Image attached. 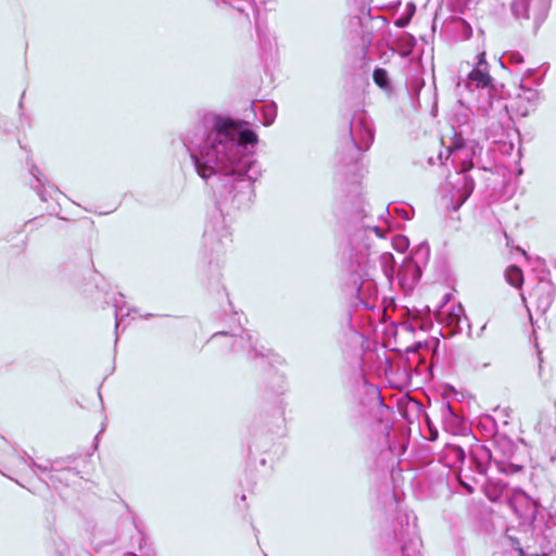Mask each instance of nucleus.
Segmentation results:
<instances>
[{"instance_id": "f257e3e1", "label": "nucleus", "mask_w": 556, "mask_h": 556, "mask_svg": "<svg viewBox=\"0 0 556 556\" xmlns=\"http://www.w3.org/2000/svg\"><path fill=\"white\" fill-rule=\"evenodd\" d=\"M180 140L197 174L216 198L202 242L212 262L231 242L224 207H248L255 195L253 184L261 176V166L254 157L258 136L249 121L205 112L189 124Z\"/></svg>"}, {"instance_id": "f03ea898", "label": "nucleus", "mask_w": 556, "mask_h": 556, "mask_svg": "<svg viewBox=\"0 0 556 556\" xmlns=\"http://www.w3.org/2000/svg\"><path fill=\"white\" fill-rule=\"evenodd\" d=\"M375 140V129L371 118L366 111L355 112L350 121L349 136L344 138L337 150V174L351 178L352 190L346 194L351 202V219L354 230L349 233L348 241L341 250V264L346 271V285L351 292L355 293L364 308L372 309L375 305L367 299H363V290L376 292L374 282L368 278L367 271L370 262V236L372 232L381 237L377 226L358 225L367 216L366 201L358 181L363 177V156Z\"/></svg>"}, {"instance_id": "7ed1b4c3", "label": "nucleus", "mask_w": 556, "mask_h": 556, "mask_svg": "<svg viewBox=\"0 0 556 556\" xmlns=\"http://www.w3.org/2000/svg\"><path fill=\"white\" fill-rule=\"evenodd\" d=\"M220 339H226L228 350L232 353H244L247 359L254 361L260 369L267 371L266 392L279 397L286 390L285 376L273 366V353L264 346H257L252 334L242 328L240 318L229 330H220L211 336L207 343L216 344Z\"/></svg>"}, {"instance_id": "20e7f679", "label": "nucleus", "mask_w": 556, "mask_h": 556, "mask_svg": "<svg viewBox=\"0 0 556 556\" xmlns=\"http://www.w3.org/2000/svg\"><path fill=\"white\" fill-rule=\"evenodd\" d=\"M492 443L493 451L480 443L470 446L468 462L471 471L485 476L492 466L504 475H515L523 470L525 460L514 440L497 433Z\"/></svg>"}, {"instance_id": "39448f33", "label": "nucleus", "mask_w": 556, "mask_h": 556, "mask_svg": "<svg viewBox=\"0 0 556 556\" xmlns=\"http://www.w3.org/2000/svg\"><path fill=\"white\" fill-rule=\"evenodd\" d=\"M415 521L416 517L410 523L407 515L397 516L396 528L380 536L379 556H421L422 542Z\"/></svg>"}, {"instance_id": "423d86ee", "label": "nucleus", "mask_w": 556, "mask_h": 556, "mask_svg": "<svg viewBox=\"0 0 556 556\" xmlns=\"http://www.w3.org/2000/svg\"><path fill=\"white\" fill-rule=\"evenodd\" d=\"M489 64L485 60V53L478 54V62L468 74L465 87L471 92H478V105L483 102L506 99L504 85H497L494 78L489 74Z\"/></svg>"}, {"instance_id": "0eeeda50", "label": "nucleus", "mask_w": 556, "mask_h": 556, "mask_svg": "<svg viewBox=\"0 0 556 556\" xmlns=\"http://www.w3.org/2000/svg\"><path fill=\"white\" fill-rule=\"evenodd\" d=\"M481 115L488 117L489 124L485 128V138L493 143L504 142L509 137L511 116L509 114L506 99L483 102L478 105Z\"/></svg>"}, {"instance_id": "6e6552de", "label": "nucleus", "mask_w": 556, "mask_h": 556, "mask_svg": "<svg viewBox=\"0 0 556 556\" xmlns=\"http://www.w3.org/2000/svg\"><path fill=\"white\" fill-rule=\"evenodd\" d=\"M430 257V247L427 241L415 247L408 256H405L397 268L396 280L401 289L412 292L422 276V267L427 265Z\"/></svg>"}, {"instance_id": "1a4fd4ad", "label": "nucleus", "mask_w": 556, "mask_h": 556, "mask_svg": "<svg viewBox=\"0 0 556 556\" xmlns=\"http://www.w3.org/2000/svg\"><path fill=\"white\" fill-rule=\"evenodd\" d=\"M217 5L224 4L231 8L235 12L251 23L254 18L255 30L257 37L263 46L267 43L270 46L269 39L266 36V25L260 20V5L263 0H213Z\"/></svg>"}, {"instance_id": "9d476101", "label": "nucleus", "mask_w": 556, "mask_h": 556, "mask_svg": "<svg viewBox=\"0 0 556 556\" xmlns=\"http://www.w3.org/2000/svg\"><path fill=\"white\" fill-rule=\"evenodd\" d=\"M30 463L42 473H49L48 478L52 484L63 483L64 479L61 477L63 473H73L78 476L79 471L76 469L75 463L78 459V455L71 454L63 457H55L53 459H47L45 464H38L33 457H29Z\"/></svg>"}, {"instance_id": "9b49d317", "label": "nucleus", "mask_w": 556, "mask_h": 556, "mask_svg": "<svg viewBox=\"0 0 556 556\" xmlns=\"http://www.w3.org/2000/svg\"><path fill=\"white\" fill-rule=\"evenodd\" d=\"M430 343L428 341H417L406 349V359L403 367L407 383H412V376L422 375L430 371L431 366L427 364V355L430 353Z\"/></svg>"}, {"instance_id": "f8f14e48", "label": "nucleus", "mask_w": 556, "mask_h": 556, "mask_svg": "<svg viewBox=\"0 0 556 556\" xmlns=\"http://www.w3.org/2000/svg\"><path fill=\"white\" fill-rule=\"evenodd\" d=\"M551 4L552 0H534L532 5L531 0H514L510 10L517 18L525 20H529L532 12L534 29L538 30L545 22Z\"/></svg>"}, {"instance_id": "ddd939ff", "label": "nucleus", "mask_w": 556, "mask_h": 556, "mask_svg": "<svg viewBox=\"0 0 556 556\" xmlns=\"http://www.w3.org/2000/svg\"><path fill=\"white\" fill-rule=\"evenodd\" d=\"M556 295V287L548 277L539 279L531 296L535 298L536 311L545 314L552 306Z\"/></svg>"}, {"instance_id": "4468645a", "label": "nucleus", "mask_w": 556, "mask_h": 556, "mask_svg": "<svg viewBox=\"0 0 556 556\" xmlns=\"http://www.w3.org/2000/svg\"><path fill=\"white\" fill-rule=\"evenodd\" d=\"M435 317L440 323H444L450 328L451 334L460 333L463 331L462 324L466 323L470 330L468 317L465 308L460 303L453 304L446 312L435 313Z\"/></svg>"}, {"instance_id": "2eb2a0df", "label": "nucleus", "mask_w": 556, "mask_h": 556, "mask_svg": "<svg viewBox=\"0 0 556 556\" xmlns=\"http://www.w3.org/2000/svg\"><path fill=\"white\" fill-rule=\"evenodd\" d=\"M29 174L36 182V185L31 182L30 186L37 192L41 201L47 202L48 198H52V193L59 192L58 188L50 184L37 165H30Z\"/></svg>"}, {"instance_id": "dca6fc26", "label": "nucleus", "mask_w": 556, "mask_h": 556, "mask_svg": "<svg viewBox=\"0 0 556 556\" xmlns=\"http://www.w3.org/2000/svg\"><path fill=\"white\" fill-rule=\"evenodd\" d=\"M439 459L447 468H457L466 462L467 454L460 445L446 443L440 453Z\"/></svg>"}, {"instance_id": "f3484780", "label": "nucleus", "mask_w": 556, "mask_h": 556, "mask_svg": "<svg viewBox=\"0 0 556 556\" xmlns=\"http://www.w3.org/2000/svg\"><path fill=\"white\" fill-rule=\"evenodd\" d=\"M400 327L407 331L414 333L417 329L421 331H427L432 327V320L430 314H422L419 311L408 312L407 316L403 318L400 323Z\"/></svg>"}, {"instance_id": "a211bd4d", "label": "nucleus", "mask_w": 556, "mask_h": 556, "mask_svg": "<svg viewBox=\"0 0 556 556\" xmlns=\"http://www.w3.org/2000/svg\"><path fill=\"white\" fill-rule=\"evenodd\" d=\"M485 478L483 489L485 496L493 503L502 502L504 494L507 492V483L501 479H493L491 477L482 476Z\"/></svg>"}, {"instance_id": "6ab92c4d", "label": "nucleus", "mask_w": 556, "mask_h": 556, "mask_svg": "<svg viewBox=\"0 0 556 556\" xmlns=\"http://www.w3.org/2000/svg\"><path fill=\"white\" fill-rule=\"evenodd\" d=\"M441 414L443 424L453 432H460L465 429V420L457 415L450 402L442 403Z\"/></svg>"}, {"instance_id": "aec40b11", "label": "nucleus", "mask_w": 556, "mask_h": 556, "mask_svg": "<svg viewBox=\"0 0 556 556\" xmlns=\"http://www.w3.org/2000/svg\"><path fill=\"white\" fill-rule=\"evenodd\" d=\"M250 109L254 117H256V112L260 111L264 126L271 125L276 119L277 104L275 102L262 103L260 106L256 105L255 102H251Z\"/></svg>"}, {"instance_id": "412c9836", "label": "nucleus", "mask_w": 556, "mask_h": 556, "mask_svg": "<svg viewBox=\"0 0 556 556\" xmlns=\"http://www.w3.org/2000/svg\"><path fill=\"white\" fill-rule=\"evenodd\" d=\"M476 187L475 179L470 175H464L457 182V202L462 206L472 194Z\"/></svg>"}, {"instance_id": "4be33fe9", "label": "nucleus", "mask_w": 556, "mask_h": 556, "mask_svg": "<svg viewBox=\"0 0 556 556\" xmlns=\"http://www.w3.org/2000/svg\"><path fill=\"white\" fill-rule=\"evenodd\" d=\"M381 269L389 281L396 276V261L391 252H384L379 255Z\"/></svg>"}, {"instance_id": "5701e85b", "label": "nucleus", "mask_w": 556, "mask_h": 556, "mask_svg": "<svg viewBox=\"0 0 556 556\" xmlns=\"http://www.w3.org/2000/svg\"><path fill=\"white\" fill-rule=\"evenodd\" d=\"M372 80L374 83L384 91H390L392 89L391 79L389 73L383 67H376L372 72Z\"/></svg>"}, {"instance_id": "b1692460", "label": "nucleus", "mask_w": 556, "mask_h": 556, "mask_svg": "<svg viewBox=\"0 0 556 556\" xmlns=\"http://www.w3.org/2000/svg\"><path fill=\"white\" fill-rule=\"evenodd\" d=\"M506 281L514 288H520L523 283V271L517 265H510L505 270Z\"/></svg>"}, {"instance_id": "393cba45", "label": "nucleus", "mask_w": 556, "mask_h": 556, "mask_svg": "<svg viewBox=\"0 0 556 556\" xmlns=\"http://www.w3.org/2000/svg\"><path fill=\"white\" fill-rule=\"evenodd\" d=\"M123 298L124 295L122 293H118V298L115 296L113 299V307H114V316H115V329L117 330L118 329V326L121 324V321L123 320V318L125 316H128L129 313H130V309L127 308V311L124 313V307H125V304L123 302Z\"/></svg>"}, {"instance_id": "a878e982", "label": "nucleus", "mask_w": 556, "mask_h": 556, "mask_svg": "<svg viewBox=\"0 0 556 556\" xmlns=\"http://www.w3.org/2000/svg\"><path fill=\"white\" fill-rule=\"evenodd\" d=\"M521 93H518V99L526 100L529 104L535 105L539 100V92L533 88H526L522 83L520 84Z\"/></svg>"}, {"instance_id": "bb28decb", "label": "nucleus", "mask_w": 556, "mask_h": 556, "mask_svg": "<svg viewBox=\"0 0 556 556\" xmlns=\"http://www.w3.org/2000/svg\"><path fill=\"white\" fill-rule=\"evenodd\" d=\"M392 245L397 252L404 253L409 248V240L403 235H396L392 239Z\"/></svg>"}, {"instance_id": "cd10ccee", "label": "nucleus", "mask_w": 556, "mask_h": 556, "mask_svg": "<svg viewBox=\"0 0 556 556\" xmlns=\"http://www.w3.org/2000/svg\"><path fill=\"white\" fill-rule=\"evenodd\" d=\"M545 526L546 528L556 527V495L547 509V520L545 521Z\"/></svg>"}, {"instance_id": "c85d7f7f", "label": "nucleus", "mask_w": 556, "mask_h": 556, "mask_svg": "<svg viewBox=\"0 0 556 556\" xmlns=\"http://www.w3.org/2000/svg\"><path fill=\"white\" fill-rule=\"evenodd\" d=\"M525 501L530 506V511L528 515L522 516L523 518H529L532 523H535L538 520L539 506L535 502L531 501L528 496H525Z\"/></svg>"}, {"instance_id": "c756f323", "label": "nucleus", "mask_w": 556, "mask_h": 556, "mask_svg": "<svg viewBox=\"0 0 556 556\" xmlns=\"http://www.w3.org/2000/svg\"><path fill=\"white\" fill-rule=\"evenodd\" d=\"M509 540L511 541V547H514L516 549V552L518 553V556H547L546 554L528 553L527 551H525L521 547V545L517 539L509 536Z\"/></svg>"}, {"instance_id": "7c9ffc66", "label": "nucleus", "mask_w": 556, "mask_h": 556, "mask_svg": "<svg viewBox=\"0 0 556 556\" xmlns=\"http://www.w3.org/2000/svg\"><path fill=\"white\" fill-rule=\"evenodd\" d=\"M503 58L510 64H521L523 63V56L518 51H508Z\"/></svg>"}, {"instance_id": "2f4dec72", "label": "nucleus", "mask_w": 556, "mask_h": 556, "mask_svg": "<svg viewBox=\"0 0 556 556\" xmlns=\"http://www.w3.org/2000/svg\"><path fill=\"white\" fill-rule=\"evenodd\" d=\"M393 213L404 220H409L413 216V207H393Z\"/></svg>"}, {"instance_id": "473e14b6", "label": "nucleus", "mask_w": 556, "mask_h": 556, "mask_svg": "<svg viewBox=\"0 0 556 556\" xmlns=\"http://www.w3.org/2000/svg\"><path fill=\"white\" fill-rule=\"evenodd\" d=\"M412 18L413 17L409 16V14L404 12L394 20V26L397 28H405L409 25Z\"/></svg>"}, {"instance_id": "72a5a7b5", "label": "nucleus", "mask_w": 556, "mask_h": 556, "mask_svg": "<svg viewBox=\"0 0 556 556\" xmlns=\"http://www.w3.org/2000/svg\"><path fill=\"white\" fill-rule=\"evenodd\" d=\"M407 406L409 409L415 410L418 415L421 414L424 409L422 404L419 401L413 399L408 401Z\"/></svg>"}, {"instance_id": "f704fd0d", "label": "nucleus", "mask_w": 556, "mask_h": 556, "mask_svg": "<svg viewBox=\"0 0 556 556\" xmlns=\"http://www.w3.org/2000/svg\"><path fill=\"white\" fill-rule=\"evenodd\" d=\"M498 146L500 150L506 154H510L511 151L514 150V143L511 141H508L507 139H505L504 142H500Z\"/></svg>"}, {"instance_id": "c9c22d12", "label": "nucleus", "mask_w": 556, "mask_h": 556, "mask_svg": "<svg viewBox=\"0 0 556 556\" xmlns=\"http://www.w3.org/2000/svg\"><path fill=\"white\" fill-rule=\"evenodd\" d=\"M459 483L467 494H472L475 492V486L471 483L463 480L462 478L459 479Z\"/></svg>"}, {"instance_id": "e433bc0d", "label": "nucleus", "mask_w": 556, "mask_h": 556, "mask_svg": "<svg viewBox=\"0 0 556 556\" xmlns=\"http://www.w3.org/2000/svg\"><path fill=\"white\" fill-rule=\"evenodd\" d=\"M415 12H416V5H415V3H414V2H408V3L406 4L405 13H406V14H409V16H412V17H413V16H414V14H415Z\"/></svg>"}, {"instance_id": "4c0bfd02", "label": "nucleus", "mask_w": 556, "mask_h": 556, "mask_svg": "<svg viewBox=\"0 0 556 556\" xmlns=\"http://www.w3.org/2000/svg\"><path fill=\"white\" fill-rule=\"evenodd\" d=\"M29 457H30V456H29V455H27V453H26V452H24V455H22V456H21V460H22L23 463L27 464L30 468H33V469H37L36 467H34V466L31 465Z\"/></svg>"}, {"instance_id": "58836bf2", "label": "nucleus", "mask_w": 556, "mask_h": 556, "mask_svg": "<svg viewBox=\"0 0 556 556\" xmlns=\"http://www.w3.org/2000/svg\"><path fill=\"white\" fill-rule=\"evenodd\" d=\"M438 437H439L438 430L430 428L428 440L429 441H435L438 439Z\"/></svg>"}, {"instance_id": "ea45409f", "label": "nucleus", "mask_w": 556, "mask_h": 556, "mask_svg": "<svg viewBox=\"0 0 556 556\" xmlns=\"http://www.w3.org/2000/svg\"><path fill=\"white\" fill-rule=\"evenodd\" d=\"M451 298V293H445L442 299L441 307L445 306L450 302Z\"/></svg>"}, {"instance_id": "a19ab883", "label": "nucleus", "mask_w": 556, "mask_h": 556, "mask_svg": "<svg viewBox=\"0 0 556 556\" xmlns=\"http://www.w3.org/2000/svg\"><path fill=\"white\" fill-rule=\"evenodd\" d=\"M518 113L521 115V116H527L528 115V109H521V108H518Z\"/></svg>"}, {"instance_id": "79ce46f5", "label": "nucleus", "mask_w": 556, "mask_h": 556, "mask_svg": "<svg viewBox=\"0 0 556 556\" xmlns=\"http://www.w3.org/2000/svg\"><path fill=\"white\" fill-rule=\"evenodd\" d=\"M534 73H535V70H534V68H529V70H527L526 75H527V77H530V76H532Z\"/></svg>"}, {"instance_id": "37998d69", "label": "nucleus", "mask_w": 556, "mask_h": 556, "mask_svg": "<svg viewBox=\"0 0 556 556\" xmlns=\"http://www.w3.org/2000/svg\"><path fill=\"white\" fill-rule=\"evenodd\" d=\"M154 316L153 314H146L144 316H142L144 319H149L150 317Z\"/></svg>"}, {"instance_id": "c03bdc74", "label": "nucleus", "mask_w": 556, "mask_h": 556, "mask_svg": "<svg viewBox=\"0 0 556 556\" xmlns=\"http://www.w3.org/2000/svg\"><path fill=\"white\" fill-rule=\"evenodd\" d=\"M22 97H24V93L22 94ZM18 106H20V109L23 106V98H21Z\"/></svg>"}, {"instance_id": "a18cd8bd", "label": "nucleus", "mask_w": 556, "mask_h": 556, "mask_svg": "<svg viewBox=\"0 0 556 556\" xmlns=\"http://www.w3.org/2000/svg\"><path fill=\"white\" fill-rule=\"evenodd\" d=\"M538 262L543 264V265H545V261L543 258H541V257H538Z\"/></svg>"}, {"instance_id": "49530a36", "label": "nucleus", "mask_w": 556, "mask_h": 556, "mask_svg": "<svg viewBox=\"0 0 556 556\" xmlns=\"http://www.w3.org/2000/svg\"><path fill=\"white\" fill-rule=\"evenodd\" d=\"M434 344H435V346L438 348V345L440 344L439 339H434Z\"/></svg>"}, {"instance_id": "de8ad7c7", "label": "nucleus", "mask_w": 556, "mask_h": 556, "mask_svg": "<svg viewBox=\"0 0 556 556\" xmlns=\"http://www.w3.org/2000/svg\"><path fill=\"white\" fill-rule=\"evenodd\" d=\"M500 64L503 68H505L504 62L502 60H500Z\"/></svg>"}, {"instance_id": "09e8293b", "label": "nucleus", "mask_w": 556, "mask_h": 556, "mask_svg": "<svg viewBox=\"0 0 556 556\" xmlns=\"http://www.w3.org/2000/svg\"><path fill=\"white\" fill-rule=\"evenodd\" d=\"M261 464H262V465H265V464H266V460L263 458V459L261 460Z\"/></svg>"}, {"instance_id": "8fccbe9b", "label": "nucleus", "mask_w": 556, "mask_h": 556, "mask_svg": "<svg viewBox=\"0 0 556 556\" xmlns=\"http://www.w3.org/2000/svg\"><path fill=\"white\" fill-rule=\"evenodd\" d=\"M424 416H425L426 420L429 419L427 413H424Z\"/></svg>"}, {"instance_id": "3c124183", "label": "nucleus", "mask_w": 556, "mask_h": 556, "mask_svg": "<svg viewBox=\"0 0 556 556\" xmlns=\"http://www.w3.org/2000/svg\"><path fill=\"white\" fill-rule=\"evenodd\" d=\"M553 265L556 268V258L553 261Z\"/></svg>"}, {"instance_id": "603ef678", "label": "nucleus", "mask_w": 556, "mask_h": 556, "mask_svg": "<svg viewBox=\"0 0 556 556\" xmlns=\"http://www.w3.org/2000/svg\"><path fill=\"white\" fill-rule=\"evenodd\" d=\"M485 329V325H483L480 329V331H483Z\"/></svg>"}]
</instances>
